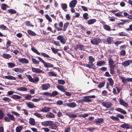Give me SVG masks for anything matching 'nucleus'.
<instances>
[{
  "label": "nucleus",
  "instance_id": "f257e3e1",
  "mask_svg": "<svg viewBox=\"0 0 132 132\" xmlns=\"http://www.w3.org/2000/svg\"><path fill=\"white\" fill-rule=\"evenodd\" d=\"M7 115L8 117H5L4 118L5 122H10L11 120L13 121L15 120V118L13 115L8 113L7 114Z\"/></svg>",
  "mask_w": 132,
  "mask_h": 132
},
{
  "label": "nucleus",
  "instance_id": "f03ea898",
  "mask_svg": "<svg viewBox=\"0 0 132 132\" xmlns=\"http://www.w3.org/2000/svg\"><path fill=\"white\" fill-rule=\"evenodd\" d=\"M101 41V39L98 37H96L90 39V43L93 45H97Z\"/></svg>",
  "mask_w": 132,
  "mask_h": 132
},
{
  "label": "nucleus",
  "instance_id": "7ed1b4c3",
  "mask_svg": "<svg viewBox=\"0 0 132 132\" xmlns=\"http://www.w3.org/2000/svg\"><path fill=\"white\" fill-rule=\"evenodd\" d=\"M27 77L29 81L32 82H37L39 81V79L38 77H37L35 79H34L30 75H27Z\"/></svg>",
  "mask_w": 132,
  "mask_h": 132
},
{
  "label": "nucleus",
  "instance_id": "20e7f679",
  "mask_svg": "<svg viewBox=\"0 0 132 132\" xmlns=\"http://www.w3.org/2000/svg\"><path fill=\"white\" fill-rule=\"evenodd\" d=\"M102 105L107 108H110L112 106V104L110 102H103L102 103Z\"/></svg>",
  "mask_w": 132,
  "mask_h": 132
},
{
  "label": "nucleus",
  "instance_id": "39448f33",
  "mask_svg": "<svg viewBox=\"0 0 132 132\" xmlns=\"http://www.w3.org/2000/svg\"><path fill=\"white\" fill-rule=\"evenodd\" d=\"M57 39L59 40L61 43L63 44H65L66 43V41L65 39L63 37V36L59 35L57 37Z\"/></svg>",
  "mask_w": 132,
  "mask_h": 132
},
{
  "label": "nucleus",
  "instance_id": "423d86ee",
  "mask_svg": "<svg viewBox=\"0 0 132 132\" xmlns=\"http://www.w3.org/2000/svg\"><path fill=\"white\" fill-rule=\"evenodd\" d=\"M32 71L33 72L37 73H44V72L42 70L38 68H36L31 67Z\"/></svg>",
  "mask_w": 132,
  "mask_h": 132
},
{
  "label": "nucleus",
  "instance_id": "0eeeda50",
  "mask_svg": "<svg viewBox=\"0 0 132 132\" xmlns=\"http://www.w3.org/2000/svg\"><path fill=\"white\" fill-rule=\"evenodd\" d=\"M77 3L76 0H72L69 3V7L71 8H74L75 7Z\"/></svg>",
  "mask_w": 132,
  "mask_h": 132
},
{
  "label": "nucleus",
  "instance_id": "6e6552de",
  "mask_svg": "<svg viewBox=\"0 0 132 132\" xmlns=\"http://www.w3.org/2000/svg\"><path fill=\"white\" fill-rule=\"evenodd\" d=\"M51 120H46L42 122L41 123L42 125L45 127H47L49 126L50 125L51 122Z\"/></svg>",
  "mask_w": 132,
  "mask_h": 132
},
{
  "label": "nucleus",
  "instance_id": "1a4fd4ad",
  "mask_svg": "<svg viewBox=\"0 0 132 132\" xmlns=\"http://www.w3.org/2000/svg\"><path fill=\"white\" fill-rule=\"evenodd\" d=\"M51 108L49 107L45 106L42 108L40 111L43 112L47 113L50 111Z\"/></svg>",
  "mask_w": 132,
  "mask_h": 132
},
{
  "label": "nucleus",
  "instance_id": "9d476101",
  "mask_svg": "<svg viewBox=\"0 0 132 132\" xmlns=\"http://www.w3.org/2000/svg\"><path fill=\"white\" fill-rule=\"evenodd\" d=\"M132 63V60H129L125 61L122 63V65L123 66L126 67L130 65Z\"/></svg>",
  "mask_w": 132,
  "mask_h": 132
},
{
  "label": "nucleus",
  "instance_id": "9b49d317",
  "mask_svg": "<svg viewBox=\"0 0 132 132\" xmlns=\"http://www.w3.org/2000/svg\"><path fill=\"white\" fill-rule=\"evenodd\" d=\"M49 126V128L51 129L56 130L57 128V126L52 121V122L51 123Z\"/></svg>",
  "mask_w": 132,
  "mask_h": 132
},
{
  "label": "nucleus",
  "instance_id": "f8f14e48",
  "mask_svg": "<svg viewBox=\"0 0 132 132\" xmlns=\"http://www.w3.org/2000/svg\"><path fill=\"white\" fill-rule=\"evenodd\" d=\"M120 127L121 128L126 129H128L130 128L129 125L127 123H125L122 124L120 126Z\"/></svg>",
  "mask_w": 132,
  "mask_h": 132
},
{
  "label": "nucleus",
  "instance_id": "ddd939ff",
  "mask_svg": "<svg viewBox=\"0 0 132 132\" xmlns=\"http://www.w3.org/2000/svg\"><path fill=\"white\" fill-rule=\"evenodd\" d=\"M44 66L46 68H52L54 66L53 65L49 62H46L45 61L43 63Z\"/></svg>",
  "mask_w": 132,
  "mask_h": 132
},
{
  "label": "nucleus",
  "instance_id": "4468645a",
  "mask_svg": "<svg viewBox=\"0 0 132 132\" xmlns=\"http://www.w3.org/2000/svg\"><path fill=\"white\" fill-rule=\"evenodd\" d=\"M18 61L22 63L27 64L29 62L28 60L25 58L20 59L18 60Z\"/></svg>",
  "mask_w": 132,
  "mask_h": 132
},
{
  "label": "nucleus",
  "instance_id": "2eb2a0df",
  "mask_svg": "<svg viewBox=\"0 0 132 132\" xmlns=\"http://www.w3.org/2000/svg\"><path fill=\"white\" fill-rule=\"evenodd\" d=\"M46 117L48 118H53L55 117V115L52 113L49 112L46 114Z\"/></svg>",
  "mask_w": 132,
  "mask_h": 132
},
{
  "label": "nucleus",
  "instance_id": "dca6fc26",
  "mask_svg": "<svg viewBox=\"0 0 132 132\" xmlns=\"http://www.w3.org/2000/svg\"><path fill=\"white\" fill-rule=\"evenodd\" d=\"M66 115L68 116L70 118H76L77 117V115L76 114L72 113L70 112L66 113Z\"/></svg>",
  "mask_w": 132,
  "mask_h": 132
},
{
  "label": "nucleus",
  "instance_id": "f3484780",
  "mask_svg": "<svg viewBox=\"0 0 132 132\" xmlns=\"http://www.w3.org/2000/svg\"><path fill=\"white\" fill-rule=\"evenodd\" d=\"M42 89L43 90H46L50 87V85L49 84H44L42 85Z\"/></svg>",
  "mask_w": 132,
  "mask_h": 132
},
{
  "label": "nucleus",
  "instance_id": "a211bd4d",
  "mask_svg": "<svg viewBox=\"0 0 132 132\" xmlns=\"http://www.w3.org/2000/svg\"><path fill=\"white\" fill-rule=\"evenodd\" d=\"M27 106L29 108H33L36 107V106L34 105V104L31 102H28L27 104Z\"/></svg>",
  "mask_w": 132,
  "mask_h": 132
},
{
  "label": "nucleus",
  "instance_id": "6ab92c4d",
  "mask_svg": "<svg viewBox=\"0 0 132 132\" xmlns=\"http://www.w3.org/2000/svg\"><path fill=\"white\" fill-rule=\"evenodd\" d=\"M67 105L68 106L71 108H74L76 106V104L74 102L67 103Z\"/></svg>",
  "mask_w": 132,
  "mask_h": 132
},
{
  "label": "nucleus",
  "instance_id": "aec40b11",
  "mask_svg": "<svg viewBox=\"0 0 132 132\" xmlns=\"http://www.w3.org/2000/svg\"><path fill=\"white\" fill-rule=\"evenodd\" d=\"M96 20L95 19H91L87 22V23L88 25L92 24L96 22Z\"/></svg>",
  "mask_w": 132,
  "mask_h": 132
},
{
  "label": "nucleus",
  "instance_id": "412c9836",
  "mask_svg": "<svg viewBox=\"0 0 132 132\" xmlns=\"http://www.w3.org/2000/svg\"><path fill=\"white\" fill-rule=\"evenodd\" d=\"M11 97L14 100L20 99L22 97L21 96L15 94L13 95Z\"/></svg>",
  "mask_w": 132,
  "mask_h": 132
},
{
  "label": "nucleus",
  "instance_id": "4be33fe9",
  "mask_svg": "<svg viewBox=\"0 0 132 132\" xmlns=\"http://www.w3.org/2000/svg\"><path fill=\"white\" fill-rule=\"evenodd\" d=\"M4 77L5 78L9 80H15L16 79L15 77L11 75L5 76Z\"/></svg>",
  "mask_w": 132,
  "mask_h": 132
},
{
  "label": "nucleus",
  "instance_id": "5701e85b",
  "mask_svg": "<svg viewBox=\"0 0 132 132\" xmlns=\"http://www.w3.org/2000/svg\"><path fill=\"white\" fill-rule=\"evenodd\" d=\"M95 122L96 123L97 125H98V124H100L103 122V119L102 118H98L97 119H95Z\"/></svg>",
  "mask_w": 132,
  "mask_h": 132
},
{
  "label": "nucleus",
  "instance_id": "b1692460",
  "mask_svg": "<svg viewBox=\"0 0 132 132\" xmlns=\"http://www.w3.org/2000/svg\"><path fill=\"white\" fill-rule=\"evenodd\" d=\"M57 88L59 90L63 92H65L66 91V90L63 86H62L58 85L57 86Z\"/></svg>",
  "mask_w": 132,
  "mask_h": 132
},
{
  "label": "nucleus",
  "instance_id": "393cba45",
  "mask_svg": "<svg viewBox=\"0 0 132 132\" xmlns=\"http://www.w3.org/2000/svg\"><path fill=\"white\" fill-rule=\"evenodd\" d=\"M119 102L120 104L122 105L125 106H128L127 103L124 101L122 99H121L120 100Z\"/></svg>",
  "mask_w": 132,
  "mask_h": 132
},
{
  "label": "nucleus",
  "instance_id": "a878e982",
  "mask_svg": "<svg viewBox=\"0 0 132 132\" xmlns=\"http://www.w3.org/2000/svg\"><path fill=\"white\" fill-rule=\"evenodd\" d=\"M85 102L89 103L92 102V100L88 96H84Z\"/></svg>",
  "mask_w": 132,
  "mask_h": 132
},
{
  "label": "nucleus",
  "instance_id": "bb28decb",
  "mask_svg": "<svg viewBox=\"0 0 132 132\" xmlns=\"http://www.w3.org/2000/svg\"><path fill=\"white\" fill-rule=\"evenodd\" d=\"M3 57L6 59H9L11 57V56L9 54L4 53L2 56Z\"/></svg>",
  "mask_w": 132,
  "mask_h": 132
},
{
  "label": "nucleus",
  "instance_id": "cd10ccee",
  "mask_svg": "<svg viewBox=\"0 0 132 132\" xmlns=\"http://www.w3.org/2000/svg\"><path fill=\"white\" fill-rule=\"evenodd\" d=\"M33 114L35 116L41 119H43L44 118L43 117L40 113H38L37 112L34 113Z\"/></svg>",
  "mask_w": 132,
  "mask_h": 132
},
{
  "label": "nucleus",
  "instance_id": "c85d7f7f",
  "mask_svg": "<svg viewBox=\"0 0 132 132\" xmlns=\"http://www.w3.org/2000/svg\"><path fill=\"white\" fill-rule=\"evenodd\" d=\"M116 110L117 111L121 112L123 114H126L127 113L126 112L125 110H123L121 108H118Z\"/></svg>",
  "mask_w": 132,
  "mask_h": 132
},
{
  "label": "nucleus",
  "instance_id": "c756f323",
  "mask_svg": "<svg viewBox=\"0 0 132 132\" xmlns=\"http://www.w3.org/2000/svg\"><path fill=\"white\" fill-rule=\"evenodd\" d=\"M106 63V62L104 61H100L97 62L96 65L99 67L102 66V65H104Z\"/></svg>",
  "mask_w": 132,
  "mask_h": 132
},
{
  "label": "nucleus",
  "instance_id": "7c9ffc66",
  "mask_svg": "<svg viewBox=\"0 0 132 132\" xmlns=\"http://www.w3.org/2000/svg\"><path fill=\"white\" fill-rule=\"evenodd\" d=\"M89 62L90 63H92L95 61V59L92 56H89L88 57Z\"/></svg>",
  "mask_w": 132,
  "mask_h": 132
},
{
  "label": "nucleus",
  "instance_id": "2f4dec72",
  "mask_svg": "<svg viewBox=\"0 0 132 132\" xmlns=\"http://www.w3.org/2000/svg\"><path fill=\"white\" fill-rule=\"evenodd\" d=\"M29 123L32 125H34L35 123V119L33 118H30L29 119Z\"/></svg>",
  "mask_w": 132,
  "mask_h": 132
},
{
  "label": "nucleus",
  "instance_id": "473e14b6",
  "mask_svg": "<svg viewBox=\"0 0 132 132\" xmlns=\"http://www.w3.org/2000/svg\"><path fill=\"white\" fill-rule=\"evenodd\" d=\"M17 90L18 91H26L27 90V88L24 87H21L17 88Z\"/></svg>",
  "mask_w": 132,
  "mask_h": 132
},
{
  "label": "nucleus",
  "instance_id": "72a5a7b5",
  "mask_svg": "<svg viewBox=\"0 0 132 132\" xmlns=\"http://www.w3.org/2000/svg\"><path fill=\"white\" fill-rule=\"evenodd\" d=\"M110 85L112 87H113L114 84V81L111 78H109L108 79Z\"/></svg>",
  "mask_w": 132,
  "mask_h": 132
},
{
  "label": "nucleus",
  "instance_id": "f704fd0d",
  "mask_svg": "<svg viewBox=\"0 0 132 132\" xmlns=\"http://www.w3.org/2000/svg\"><path fill=\"white\" fill-rule=\"evenodd\" d=\"M108 63L109 66L114 65V63L112 58L110 57L109 59Z\"/></svg>",
  "mask_w": 132,
  "mask_h": 132
},
{
  "label": "nucleus",
  "instance_id": "c9c22d12",
  "mask_svg": "<svg viewBox=\"0 0 132 132\" xmlns=\"http://www.w3.org/2000/svg\"><path fill=\"white\" fill-rule=\"evenodd\" d=\"M27 32L28 34L32 36H35L36 35V33L34 31L30 30H27Z\"/></svg>",
  "mask_w": 132,
  "mask_h": 132
},
{
  "label": "nucleus",
  "instance_id": "e433bc0d",
  "mask_svg": "<svg viewBox=\"0 0 132 132\" xmlns=\"http://www.w3.org/2000/svg\"><path fill=\"white\" fill-rule=\"evenodd\" d=\"M69 25V23L68 22H67L64 23L63 27V31H66Z\"/></svg>",
  "mask_w": 132,
  "mask_h": 132
},
{
  "label": "nucleus",
  "instance_id": "4c0bfd02",
  "mask_svg": "<svg viewBox=\"0 0 132 132\" xmlns=\"http://www.w3.org/2000/svg\"><path fill=\"white\" fill-rule=\"evenodd\" d=\"M33 63L35 64L38 65L39 63V61L37 60L36 59L32 58L31 59Z\"/></svg>",
  "mask_w": 132,
  "mask_h": 132
},
{
  "label": "nucleus",
  "instance_id": "58836bf2",
  "mask_svg": "<svg viewBox=\"0 0 132 132\" xmlns=\"http://www.w3.org/2000/svg\"><path fill=\"white\" fill-rule=\"evenodd\" d=\"M22 128L23 127L22 126L17 127L15 129L16 132H21Z\"/></svg>",
  "mask_w": 132,
  "mask_h": 132
},
{
  "label": "nucleus",
  "instance_id": "ea45409f",
  "mask_svg": "<svg viewBox=\"0 0 132 132\" xmlns=\"http://www.w3.org/2000/svg\"><path fill=\"white\" fill-rule=\"evenodd\" d=\"M8 12L11 14H15L16 13V11L13 9H10L7 10Z\"/></svg>",
  "mask_w": 132,
  "mask_h": 132
},
{
  "label": "nucleus",
  "instance_id": "a19ab883",
  "mask_svg": "<svg viewBox=\"0 0 132 132\" xmlns=\"http://www.w3.org/2000/svg\"><path fill=\"white\" fill-rule=\"evenodd\" d=\"M103 27L104 29L107 31H110L111 29L110 27L106 24L103 25Z\"/></svg>",
  "mask_w": 132,
  "mask_h": 132
},
{
  "label": "nucleus",
  "instance_id": "79ce46f5",
  "mask_svg": "<svg viewBox=\"0 0 132 132\" xmlns=\"http://www.w3.org/2000/svg\"><path fill=\"white\" fill-rule=\"evenodd\" d=\"M120 78L122 80V81L123 84L125 85H126L127 83V79H126L127 78H125V77H121Z\"/></svg>",
  "mask_w": 132,
  "mask_h": 132
},
{
  "label": "nucleus",
  "instance_id": "37998d69",
  "mask_svg": "<svg viewBox=\"0 0 132 132\" xmlns=\"http://www.w3.org/2000/svg\"><path fill=\"white\" fill-rule=\"evenodd\" d=\"M48 74L49 76L51 77H56L57 76V75L56 74L52 71L48 72Z\"/></svg>",
  "mask_w": 132,
  "mask_h": 132
},
{
  "label": "nucleus",
  "instance_id": "c03bdc74",
  "mask_svg": "<svg viewBox=\"0 0 132 132\" xmlns=\"http://www.w3.org/2000/svg\"><path fill=\"white\" fill-rule=\"evenodd\" d=\"M57 24L56 23H55L54 24V26L55 29H56L57 31H61L62 30V29L61 28H60L57 27Z\"/></svg>",
  "mask_w": 132,
  "mask_h": 132
},
{
  "label": "nucleus",
  "instance_id": "a18cd8bd",
  "mask_svg": "<svg viewBox=\"0 0 132 132\" xmlns=\"http://www.w3.org/2000/svg\"><path fill=\"white\" fill-rule=\"evenodd\" d=\"M88 14L87 13H84L83 15V18L85 20L87 19L89 17H88Z\"/></svg>",
  "mask_w": 132,
  "mask_h": 132
},
{
  "label": "nucleus",
  "instance_id": "49530a36",
  "mask_svg": "<svg viewBox=\"0 0 132 132\" xmlns=\"http://www.w3.org/2000/svg\"><path fill=\"white\" fill-rule=\"evenodd\" d=\"M61 7L62 9L64 10L67 8V5L66 4L62 3L61 4Z\"/></svg>",
  "mask_w": 132,
  "mask_h": 132
},
{
  "label": "nucleus",
  "instance_id": "de8ad7c7",
  "mask_svg": "<svg viewBox=\"0 0 132 132\" xmlns=\"http://www.w3.org/2000/svg\"><path fill=\"white\" fill-rule=\"evenodd\" d=\"M7 65L9 68H13L15 67V64L12 62H9L7 63Z\"/></svg>",
  "mask_w": 132,
  "mask_h": 132
},
{
  "label": "nucleus",
  "instance_id": "09e8293b",
  "mask_svg": "<svg viewBox=\"0 0 132 132\" xmlns=\"http://www.w3.org/2000/svg\"><path fill=\"white\" fill-rule=\"evenodd\" d=\"M45 16L46 19L48 20L49 22H52V20L51 18L49 16L48 14H46L45 15Z\"/></svg>",
  "mask_w": 132,
  "mask_h": 132
},
{
  "label": "nucleus",
  "instance_id": "8fccbe9b",
  "mask_svg": "<svg viewBox=\"0 0 132 132\" xmlns=\"http://www.w3.org/2000/svg\"><path fill=\"white\" fill-rule=\"evenodd\" d=\"M31 50L34 52L36 54L39 55L40 54V53L38 52V51L34 47H32Z\"/></svg>",
  "mask_w": 132,
  "mask_h": 132
},
{
  "label": "nucleus",
  "instance_id": "3c124183",
  "mask_svg": "<svg viewBox=\"0 0 132 132\" xmlns=\"http://www.w3.org/2000/svg\"><path fill=\"white\" fill-rule=\"evenodd\" d=\"M58 94V92L56 91H53L52 92V93H51V97H54L55 96Z\"/></svg>",
  "mask_w": 132,
  "mask_h": 132
},
{
  "label": "nucleus",
  "instance_id": "603ef678",
  "mask_svg": "<svg viewBox=\"0 0 132 132\" xmlns=\"http://www.w3.org/2000/svg\"><path fill=\"white\" fill-rule=\"evenodd\" d=\"M58 84L62 85H63L65 83V81L63 80L59 79L58 80Z\"/></svg>",
  "mask_w": 132,
  "mask_h": 132
},
{
  "label": "nucleus",
  "instance_id": "864d4df0",
  "mask_svg": "<svg viewBox=\"0 0 132 132\" xmlns=\"http://www.w3.org/2000/svg\"><path fill=\"white\" fill-rule=\"evenodd\" d=\"M51 49L52 52L55 54H56L57 53V52L59 50L58 49H56L53 47L51 48Z\"/></svg>",
  "mask_w": 132,
  "mask_h": 132
},
{
  "label": "nucleus",
  "instance_id": "5fc2aeb1",
  "mask_svg": "<svg viewBox=\"0 0 132 132\" xmlns=\"http://www.w3.org/2000/svg\"><path fill=\"white\" fill-rule=\"evenodd\" d=\"M7 6L6 5L3 4L1 5V8L3 10H5L6 9V7Z\"/></svg>",
  "mask_w": 132,
  "mask_h": 132
},
{
  "label": "nucleus",
  "instance_id": "6e6d98bb",
  "mask_svg": "<svg viewBox=\"0 0 132 132\" xmlns=\"http://www.w3.org/2000/svg\"><path fill=\"white\" fill-rule=\"evenodd\" d=\"M30 21H26L25 22V25L27 26H30L32 27H34V25H31L30 24Z\"/></svg>",
  "mask_w": 132,
  "mask_h": 132
},
{
  "label": "nucleus",
  "instance_id": "4d7b16f0",
  "mask_svg": "<svg viewBox=\"0 0 132 132\" xmlns=\"http://www.w3.org/2000/svg\"><path fill=\"white\" fill-rule=\"evenodd\" d=\"M4 116V114L2 110L0 109V119H2Z\"/></svg>",
  "mask_w": 132,
  "mask_h": 132
},
{
  "label": "nucleus",
  "instance_id": "13d9d810",
  "mask_svg": "<svg viewBox=\"0 0 132 132\" xmlns=\"http://www.w3.org/2000/svg\"><path fill=\"white\" fill-rule=\"evenodd\" d=\"M105 84V82L103 81L98 85V87L100 88H101L103 87L104 86Z\"/></svg>",
  "mask_w": 132,
  "mask_h": 132
},
{
  "label": "nucleus",
  "instance_id": "bf43d9fd",
  "mask_svg": "<svg viewBox=\"0 0 132 132\" xmlns=\"http://www.w3.org/2000/svg\"><path fill=\"white\" fill-rule=\"evenodd\" d=\"M86 129L90 131H92L95 130V128L92 127H89L86 128Z\"/></svg>",
  "mask_w": 132,
  "mask_h": 132
},
{
  "label": "nucleus",
  "instance_id": "052dcab7",
  "mask_svg": "<svg viewBox=\"0 0 132 132\" xmlns=\"http://www.w3.org/2000/svg\"><path fill=\"white\" fill-rule=\"evenodd\" d=\"M118 35L121 36H126V34L123 32H122L119 33Z\"/></svg>",
  "mask_w": 132,
  "mask_h": 132
},
{
  "label": "nucleus",
  "instance_id": "680f3d73",
  "mask_svg": "<svg viewBox=\"0 0 132 132\" xmlns=\"http://www.w3.org/2000/svg\"><path fill=\"white\" fill-rule=\"evenodd\" d=\"M55 45L56 46H60V42L59 41H54L53 42Z\"/></svg>",
  "mask_w": 132,
  "mask_h": 132
},
{
  "label": "nucleus",
  "instance_id": "e2e57ef3",
  "mask_svg": "<svg viewBox=\"0 0 132 132\" xmlns=\"http://www.w3.org/2000/svg\"><path fill=\"white\" fill-rule=\"evenodd\" d=\"M84 98L78 100L77 101V102L78 103H80L82 104L83 103L85 102Z\"/></svg>",
  "mask_w": 132,
  "mask_h": 132
},
{
  "label": "nucleus",
  "instance_id": "0e129e2a",
  "mask_svg": "<svg viewBox=\"0 0 132 132\" xmlns=\"http://www.w3.org/2000/svg\"><path fill=\"white\" fill-rule=\"evenodd\" d=\"M80 50L81 51L84 50V46L82 45L79 44L78 46Z\"/></svg>",
  "mask_w": 132,
  "mask_h": 132
},
{
  "label": "nucleus",
  "instance_id": "69168bd1",
  "mask_svg": "<svg viewBox=\"0 0 132 132\" xmlns=\"http://www.w3.org/2000/svg\"><path fill=\"white\" fill-rule=\"evenodd\" d=\"M3 100L4 101L9 102L11 101L10 98L6 97H4L3 98Z\"/></svg>",
  "mask_w": 132,
  "mask_h": 132
},
{
  "label": "nucleus",
  "instance_id": "338daca9",
  "mask_svg": "<svg viewBox=\"0 0 132 132\" xmlns=\"http://www.w3.org/2000/svg\"><path fill=\"white\" fill-rule=\"evenodd\" d=\"M111 118L113 120H116L117 121H119V119L117 117H114L112 116L111 117Z\"/></svg>",
  "mask_w": 132,
  "mask_h": 132
},
{
  "label": "nucleus",
  "instance_id": "774afa93",
  "mask_svg": "<svg viewBox=\"0 0 132 132\" xmlns=\"http://www.w3.org/2000/svg\"><path fill=\"white\" fill-rule=\"evenodd\" d=\"M41 54L44 57L47 58H50V56L44 53H41Z\"/></svg>",
  "mask_w": 132,
  "mask_h": 132
}]
</instances>
